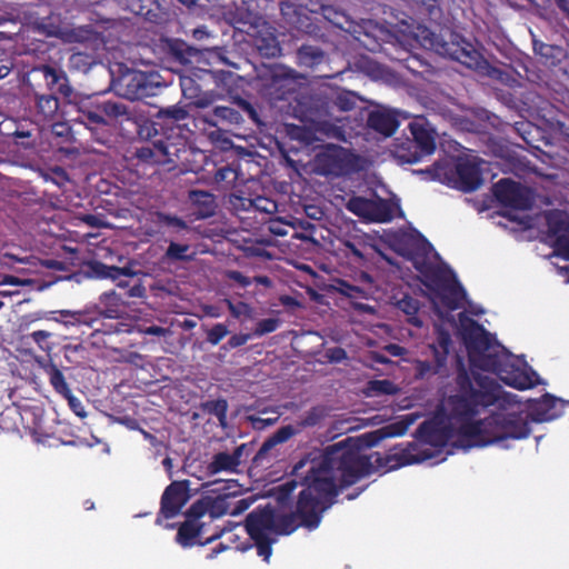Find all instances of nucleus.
<instances>
[{
    "label": "nucleus",
    "mask_w": 569,
    "mask_h": 569,
    "mask_svg": "<svg viewBox=\"0 0 569 569\" xmlns=\"http://www.w3.org/2000/svg\"><path fill=\"white\" fill-rule=\"evenodd\" d=\"M306 465L307 461L301 459L293 467L292 473L300 477L302 489L292 511L278 515L267 506L256 508L246 517L247 533L253 540L257 553L267 562L276 542L271 533L288 536L301 527L316 530L339 493L372 470L370 458L360 452L352 438L328 446L319 458L309 462L308 470L302 475L300 470Z\"/></svg>",
    "instance_id": "nucleus-1"
},
{
    "label": "nucleus",
    "mask_w": 569,
    "mask_h": 569,
    "mask_svg": "<svg viewBox=\"0 0 569 569\" xmlns=\"http://www.w3.org/2000/svg\"><path fill=\"white\" fill-rule=\"evenodd\" d=\"M456 392L447 399V418L458 425L456 446L486 447L506 439L527 438L531 428L528 415L493 413L482 420L473 419L486 408L497 403L501 386L481 373H469L460 362L455 379Z\"/></svg>",
    "instance_id": "nucleus-2"
},
{
    "label": "nucleus",
    "mask_w": 569,
    "mask_h": 569,
    "mask_svg": "<svg viewBox=\"0 0 569 569\" xmlns=\"http://www.w3.org/2000/svg\"><path fill=\"white\" fill-rule=\"evenodd\" d=\"M472 365L483 371L497 375L506 385L518 390L535 387L532 376L523 372L516 363L511 352L496 341L480 357L472 358Z\"/></svg>",
    "instance_id": "nucleus-3"
},
{
    "label": "nucleus",
    "mask_w": 569,
    "mask_h": 569,
    "mask_svg": "<svg viewBox=\"0 0 569 569\" xmlns=\"http://www.w3.org/2000/svg\"><path fill=\"white\" fill-rule=\"evenodd\" d=\"M416 268L423 276L425 286L435 293L445 308L455 311L462 307L467 292L451 269L429 263Z\"/></svg>",
    "instance_id": "nucleus-4"
},
{
    "label": "nucleus",
    "mask_w": 569,
    "mask_h": 569,
    "mask_svg": "<svg viewBox=\"0 0 569 569\" xmlns=\"http://www.w3.org/2000/svg\"><path fill=\"white\" fill-rule=\"evenodd\" d=\"M432 180L463 192H472L482 184L480 163L470 159H459L455 166L448 161L435 162L426 169Z\"/></svg>",
    "instance_id": "nucleus-5"
},
{
    "label": "nucleus",
    "mask_w": 569,
    "mask_h": 569,
    "mask_svg": "<svg viewBox=\"0 0 569 569\" xmlns=\"http://www.w3.org/2000/svg\"><path fill=\"white\" fill-rule=\"evenodd\" d=\"M80 113L79 120L89 124H108L109 120L131 119L129 108L117 101L102 100L99 96H77L69 101Z\"/></svg>",
    "instance_id": "nucleus-6"
},
{
    "label": "nucleus",
    "mask_w": 569,
    "mask_h": 569,
    "mask_svg": "<svg viewBox=\"0 0 569 569\" xmlns=\"http://www.w3.org/2000/svg\"><path fill=\"white\" fill-rule=\"evenodd\" d=\"M426 40L436 53L458 61L467 68L479 69L485 61L475 46L460 33L450 31L446 38L442 34L430 32Z\"/></svg>",
    "instance_id": "nucleus-7"
},
{
    "label": "nucleus",
    "mask_w": 569,
    "mask_h": 569,
    "mask_svg": "<svg viewBox=\"0 0 569 569\" xmlns=\"http://www.w3.org/2000/svg\"><path fill=\"white\" fill-rule=\"evenodd\" d=\"M148 141L136 149L134 156L146 164H166L174 163L179 159L180 152L184 150L186 143L180 134L166 136L161 133L156 136L151 133Z\"/></svg>",
    "instance_id": "nucleus-8"
},
{
    "label": "nucleus",
    "mask_w": 569,
    "mask_h": 569,
    "mask_svg": "<svg viewBox=\"0 0 569 569\" xmlns=\"http://www.w3.org/2000/svg\"><path fill=\"white\" fill-rule=\"evenodd\" d=\"M233 103L236 108L222 104H212L208 108H201L202 111L198 118L210 127L219 129L241 124L243 122V114L253 123H261L257 109L249 101L238 97L233 100Z\"/></svg>",
    "instance_id": "nucleus-9"
},
{
    "label": "nucleus",
    "mask_w": 569,
    "mask_h": 569,
    "mask_svg": "<svg viewBox=\"0 0 569 569\" xmlns=\"http://www.w3.org/2000/svg\"><path fill=\"white\" fill-rule=\"evenodd\" d=\"M259 92L271 104L288 100L296 92L297 82L290 70L274 64L259 74Z\"/></svg>",
    "instance_id": "nucleus-10"
},
{
    "label": "nucleus",
    "mask_w": 569,
    "mask_h": 569,
    "mask_svg": "<svg viewBox=\"0 0 569 569\" xmlns=\"http://www.w3.org/2000/svg\"><path fill=\"white\" fill-rule=\"evenodd\" d=\"M159 74L134 69L121 72L117 80V93L130 101L142 100L157 94L160 87Z\"/></svg>",
    "instance_id": "nucleus-11"
},
{
    "label": "nucleus",
    "mask_w": 569,
    "mask_h": 569,
    "mask_svg": "<svg viewBox=\"0 0 569 569\" xmlns=\"http://www.w3.org/2000/svg\"><path fill=\"white\" fill-rule=\"evenodd\" d=\"M348 211L366 221L371 222H390L396 211H401L398 203H393L386 199H367L360 196H352L346 203Z\"/></svg>",
    "instance_id": "nucleus-12"
},
{
    "label": "nucleus",
    "mask_w": 569,
    "mask_h": 569,
    "mask_svg": "<svg viewBox=\"0 0 569 569\" xmlns=\"http://www.w3.org/2000/svg\"><path fill=\"white\" fill-rule=\"evenodd\" d=\"M353 160V154L347 149L329 146L315 157L313 170L325 177H342L352 171Z\"/></svg>",
    "instance_id": "nucleus-13"
},
{
    "label": "nucleus",
    "mask_w": 569,
    "mask_h": 569,
    "mask_svg": "<svg viewBox=\"0 0 569 569\" xmlns=\"http://www.w3.org/2000/svg\"><path fill=\"white\" fill-rule=\"evenodd\" d=\"M459 320L461 339L472 363V358L480 357L483 352L488 351L497 339L478 321L467 317L465 312L459 315Z\"/></svg>",
    "instance_id": "nucleus-14"
},
{
    "label": "nucleus",
    "mask_w": 569,
    "mask_h": 569,
    "mask_svg": "<svg viewBox=\"0 0 569 569\" xmlns=\"http://www.w3.org/2000/svg\"><path fill=\"white\" fill-rule=\"evenodd\" d=\"M493 196L503 207L516 210H529L533 204L530 188L509 178H502L492 187Z\"/></svg>",
    "instance_id": "nucleus-15"
},
{
    "label": "nucleus",
    "mask_w": 569,
    "mask_h": 569,
    "mask_svg": "<svg viewBox=\"0 0 569 569\" xmlns=\"http://www.w3.org/2000/svg\"><path fill=\"white\" fill-rule=\"evenodd\" d=\"M189 499V481H172L163 491L160 501V511L156 523L161 525L162 519L178 516Z\"/></svg>",
    "instance_id": "nucleus-16"
},
{
    "label": "nucleus",
    "mask_w": 569,
    "mask_h": 569,
    "mask_svg": "<svg viewBox=\"0 0 569 569\" xmlns=\"http://www.w3.org/2000/svg\"><path fill=\"white\" fill-rule=\"evenodd\" d=\"M223 532L224 529L216 528L210 536H206V522H194L192 519H186L178 528L176 540L183 548L192 547L196 543L204 546L220 538Z\"/></svg>",
    "instance_id": "nucleus-17"
},
{
    "label": "nucleus",
    "mask_w": 569,
    "mask_h": 569,
    "mask_svg": "<svg viewBox=\"0 0 569 569\" xmlns=\"http://www.w3.org/2000/svg\"><path fill=\"white\" fill-rule=\"evenodd\" d=\"M548 237L551 239L553 254L565 260L567 253L560 249V240L569 239V217L560 210H552L546 214Z\"/></svg>",
    "instance_id": "nucleus-18"
},
{
    "label": "nucleus",
    "mask_w": 569,
    "mask_h": 569,
    "mask_svg": "<svg viewBox=\"0 0 569 569\" xmlns=\"http://www.w3.org/2000/svg\"><path fill=\"white\" fill-rule=\"evenodd\" d=\"M408 130L420 152L425 153L426 157L435 152L437 132L426 117H415L409 122Z\"/></svg>",
    "instance_id": "nucleus-19"
},
{
    "label": "nucleus",
    "mask_w": 569,
    "mask_h": 569,
    "mask_svg": "<svg viewBox=\"0 0 569 569\" xmlns=\"http://www.w3.org/2000/svg\"><path fill=\"white\" fill-rule=\"evenodd\" d=\"M188 116L189 113L184 107L176 104L161 108L156 113L154 121H152L150 124L140 127L138 131L139 136L142 138H150L152 131L156 132V136H158L159 132L157 127H160L161 129L169 127L171 130H173V126L179 121L186 120Z\"/></svg>",
    "instance_id": "nucleus-20"
},
{
    "label": "nucleus",
    "mask_w": 569,
    "mask_h": 569,
    "mask_svg": "<svg viewBox=\"0 0 569 569\" xmlns=\"http://www.w3.org/2000/svg\"><path fill=\"white\" fill-rule=\"evenodd\" d=\"M33 71L42 74L46 86L51 93L61 94L68 102L71 101L74 96L73 88L69 82L67 73L62 69L50 64H40L36 67Z\"/></svg>",
    "instance_id": "nucleus-21"
},
{
    "label": "nucleus",
    "mask_w": 569,
    "mask_h": 569,
    "mask_svg": "<svg viewBox=\"0 0 569 569\" xmlns=\"http://www.w3.org/2000/svg\"><path fill=\"white\" fill-rule=\"evenodd\" d=\"M323 101H316V110L310 109L305 116L303 120L309 121L315 124L316 130L322 132L328 138H333L337 140L345 141V129L341 126H338L328 119L329 112L325 107Z\"/></svg>",
    "instance_id": "nucleus-22"
},
{
    "label": "nucleus",
    "mask_w": 569,
    "mask_h": 569,
    "mask_svg": "<svg viewBox=\"0 0 569 569\" xmlns=\"http://www.w3.org/2000/svg\"><path fill=\"white\" fill-rule=\"evenodd\" d=\"M128 9L136 16H141L153 24H164L170 19V12L159 0H128Z\"/></svg>",
    "instance_id": "nucleus-23"
},
{
    "label": "nucleus",
    "mask_w": 569,
    "mask_h": 569,
    "mask_svg": "<svg viewBox=\"0 0 569 569\" xmlns=\"http://www.w3.org/2000/svg\"><path fill=\"white\" fill-rule=\"evenodd\" d=\"M565 402L552 395L546 393L540 400L529 407L528 416L533 422H545L557 419L562 415Z\"/></svg>",
    "instance_id": "nucleus-24"
},
{
    "label": "nucleus",
    "mask_w": 569,
    "mask_h": 569,
    "mask_svg": "<svg viewBox=\"0 0 569 569\" xmlns=\"http://www.w3.org/2000/svg\"><path fill=\"white\" fill-rule=\"evenodd\" d=\"M416 438L426 445L445 446L453 438L452 426H442L440 422L427 420L416 430Z\"/></svg>",
    "instance_id": "nucleus-25"
},
{
    "label": "nucleus",
    "mask_w": 569,
    "mask_h": 569,
    "mask_svg": "<svg viewBox=\"0 0 569 569\" xmlns=\"http://www.w3.org/2000/svg\"><path fill=\"white\" fill-rule=\"evenodd\" d=\"M128 306L121 292L110 290L99 296L96 309L100 317L117 320L127 313Z\"/></svg>",
    "instance_id": "nucleus-26"
},
{
    "label": "nucleus",
    "mask_w": 569,
    "mask_h": 569,
    "mask_svg": "<svg viewBox=\"0 0 569 569\" xmlns=\"http://www.w3.org/2000/svg\"><path fill=\"white\" fill-rule=\"evenodd\" d=\"M367 124L376 132L390 137L397 131L400 122L395 111L378 109L369 112Z\"/></svg>",
    "instance_id": "nucleus-27"
},
{
    "label": "nucleus",
    "mask_w": 569,
    "mask_h": 569,
    "mask_svg": "<svg viewBox=\"0 0 569 569\" xmlns=\"http://www.w3.org/2000/svg\"><path fill=\"white\" fill-rule=\"evenodd\" d=\"M188 201L197 219H207L216 214L217 200L209 191L192 189L188 192Z\"/></svg>",
    "instance_id": "nucleus-28"
},
{
    "label": "nucleus",
    "mask_w": 569,
    "mask_h": 569,
    "mask_svg": "<svg viewBox=\"0 0 569 569\" xmlns=\"http://www.w3.org/2000/svg\"><path fill=\"white\" fill-rule=\"evenodd\" d=\"M244 449L246 445L242 443L238 446L232 453L218 452L213 455L212 460L208 465L209 473L216 475L221 471L237 472Z\"/></svg>",
    "instance_id": "nucleus-29"
},
{
    "label": "nucleus",
    "mask_w": 569,
    "mask_h": 569,
    "mask_svg": "<svg viewBox=\"0 0 569 569\" xmlns=\"http://www.w3.org/2000/svg\"><path fill=\"white\" fill-rule=\"evenodd\" d=\"M180 86L184 98L191 100V103L197 108H208L214 104L218 99L217 93L212 91H202L200 86L189 77L181 78Z\"/></svg>",
    "instance_id": "nucleus-30"
},
{
    "label": "nucleus",
    "mask_w": 569,
    "mask_h": 569,
    "mask_svg": "<svg viewBox=\"0 0 569 569\" xmlns=\"http://www.w3.org/2000/svg\"><path fill=\"white\" fill-rule=\"evenodd\" d=\"M435 340L429 343L428 347L431 351L433 360H436L438 366L446 368L447 359L452 347V339L449 331L446 330L441 325L435 326Z\"/></svg>",
    "instance_id": "nucleus-31"
},
{
    "label": "nucleus",
    "mask_w": 569,
    "mask_h": 569,
    "mask_svg": "<svg viewBox=\"0 0 569 569\" xmlns=\"http://www.w3.org/2000/svg\"><path fill=\"white\" fill-rule=\"evenodd\" d=\"M533 52L548 67H557L567 58V50L557 44L533 40Z\"/></svg>",
    "instance_id": "nucleus-32"
},
{
    "label": "nucleus",
    "mask_w": 569,
    "mask_h": 569,
    "mask_svg": "<svg viewBox=\"0 0 569 569\" xmlns=\"http://www.w3.org/2000/svg\"><path fill=\"white\" fill-rule=\"evenodd\" d=\"M153 223L172 236H183L190 231V227L182 218L163 211H156Z\"/></svg>",
    "instance_id": "nucleus-33"
},
{
    "label": "nucleus",
    "mask_w": 569,
    "mask_h": 569,
    "mask_svg": "<svg viewBox=\"0 0 569 569\" xmlns=\"http://www.w3.org/2000/svg\"><path fill=\"white\" fill-rule=\"evenodd\" d=\"M393 154L401 163H417L426 157L410 137L397 138Z\"/></svg>",
    "instance_id": "nucleus-34"
},
{
    "label": "nucleus",
    "mask_w": 569,
    "mask_h": 569,
    "mask_svg": "<svg viewBox=\"0 0 569 569\" xmlns=\"http://www.w3.org/2000/svg\"><path fill=\"white\" fill-rule=\"evenodd\" d=\"M56 315H59L62 319H72V320H63L64 323H86L89 326H92L93 322H97V319L89 318L87 313L81 311H70V310H56V311H39L30 317L32 318L31 321L37 320H54L59 321V319L56 317Z\"/></svg>",
    "instance_id": "nucleus-35"
},
{
    "label": "nucleus",
    "mask_w": 569,
    "mask_h": 569,
    "mask_svg": "<svg viewBox=\"0 0 569 569\" xmlns=\"http://www.w3.org/2000/svg\"><path fill=\"white\" fill-rule=\"evenodd\" d=\"M162 50L173 60L180 63H188L196 50L180 39L166 38L161 40Z\"/></svg>",
    "instance_id": "nucleus-36"
},
{
    "label": "nucleus",
    "mask_w": 569,
    "mask_h": 569,
    "mask_svg": "<svg viewBox=\"0 0 569 569\" xmlns=\"http://www.w3.org/2000/svg\"><path fill=\"white\" fill-rule=\"evenodd\" d=\"M417 443L411 442L408 443L406 448L400 449L399 451H396L388 456L387 462L391 463L390 467H402L407 465H412L416 462L423 461L428 458H430V455H422L418 456L415 452L417 451Z\"/></svg>",
    "instance_id": "nucleus-37"
},
{
    "label": "nucleus",
    "mask_w": 569,
    "mask_h": 569,
    "mask_svg": "<svg viewBox=\"0 0 569 569\" xmlns=\"http://www.w3.org/2000/svg\"><path fill=\"white\" fill-rule=\"evenodd\" d=\"M44 372L48 376L49 383L51 385L56 393L61 396L67 401H72V390L69 383L67 382L63 372L54 363L47 365L44 367Z\"/></svg>",
    "instance_id": "nucleus-38"
},
{
    "label": "nucleus",
    "mask_w": 569,
    "mask_h": 569,
    "mask_svg": "<svg viewBox=\"0 0 569 569\" xmlns=\"http://www.w3.org/2000/svg\"><path fill=\"white\" fill-rule=\"evenodd\" d=\"M325 57V51L318 46L302 44L297 50V62L300 67L305 68H315L321 64Z\"/></svg>",
    "instance_id": "nucleus-39"
},
{
    "label": "nucleus",
    "mask_w": 569,
    "mask_h": 569,
    "mask_svg": "<svg viewBox=\"0 0 569 569\" xmlns=\"http://www.w3.org/2000/svg\"><path fill=\"white\" fill-rule=\"evenodd\" d=\"M92 272L101 279H112L118 280L120 277H133L136 274L134 271L131 270L130 267H116V266H107L100 261H94L90 264Z\"/></svg>",
    "instance_id": "nucleus-40"
},
{
    "label": "nucleus",
    "mask_w": 569,
    "mask_h": 569,
    "mask_svg": "<svg viewBox=\"0 0 569 569\" xmlns=\"http://www.w3.org/2000/svg\"><path fill=\"white\" fill-rule=\"evenodd\" d=\"M260 56L266 58H276L281 54V47L277 37L269 32L266 36H257L253 40Z\"/></svg>",
    "instance_id": "nucleus-41"
},
{
    "label": "nucleus",
    "mask_w": 569,
    "mask_h": 569,
    "mask_svg": "<svg viewBox=\"0 0 569 569\" xmlns=\"http://www.w3.org/2000/svg\"><path fill=\"white\" fill-rule=\"evenodd\" d=\"M397 307L399 310L405 312L408 316V322L416 328H421L423 326V321L418 316L420 310V301L409 295H405L397 302Z\"/></svg>",
    "instance_id": "nucleus-42"
},
{
    "label": "nucleus",
    "mask_w": 569,
    "mask_h": 569,
    "mask_svg": "<svg viewBox=\"0 0 569 569\" xmlns=\"http://www.w3.org/2000/svg\"><path fill=\"white\" fill-rule=\"evenodd\" d=\"M36 108L43 120H52L59 110L58 98L53 93L36 94Z\"/></svg>",
    "instance_id": "nucleus-43"
},
{
    "label": "nucleus",
    "mask_w": 569,
    "mask_h": 569,
    "mask_svg": "<svg viewBox=\"0 0 569 569\" xmlns=\"http://www.w3.org/2000/svg\"><path fill=\"white\" fill-rule=\"evenodd\" d=\"M199 408L203 413L217 417L220 426L227 425L228 401L224 398L207 400Z\"/></svg>",
    "instance_id": "nucleus-44"
},
{
    "label": "nucleus",
    "mask_w": 569,
    "mask_h": 569,
    "mask_svg": "<svg viewBox=\"0 0 569 569\" xmlns=\"http://www.w3.org/2000/svg\"><path fill=\"white\" fill-rule=\"evenodd\" d=\"M295 435L296 429L290 425L279 428L268 440L263 442V445L258 451V456L266 453L274 445L288 441Z\"/></svg>",
    "instance_id": "nucleus-45"
},
{
    "label": "nucleus",
    "mask_w": 569,
    "mask_h": 569,
    "mask_svg": "<svg viewBox=\"0 0 569 569\" xmlns=\"http://www.w3.org/2000/svg\"><path fill=\"white\" fill-rule=\"evenodd\" d=\"M228 204L229 209L240 219H244L246 217H243L242 213L252 212V208L254 207L252 198L236 193L229 196Z\"/></svg>",
    "instance_id": "nucleus-46"
},
{
    "label": "nucleus",
    "mask_w": 569,
    "mask_h": 569,
    "mask_svg": "<svg viewBox=\"0 0 569 569\" xmlns=\"http://www.w3.org/2000/svg\"><path fill=\"white\" fill-rule=\"evenodd\" d=\"M229 496H218L216 498L207 497L208 499V509H209V519L213 521L217 518L222 517L230 511V502Z\"/></svg>",
    "instance_id": "nucleus-47"
},
{
    "label": "nucleus",
    "mask_w": 569,
    "mask_h": 569,
    "mask_svg": "<svg viewBox=\"0 0 569 569\" xmlns=\"http://www.w3.org/2000/svg\"><path fill=\"white\" fill-rule=\"evenodd\" d=\"M360 97L349 90L337 92L332 99V104L340 111H351L357 108Z\"/></svg>",
    "instance_id": "nucleus-48"
},
{
    "label": "nucleus",
    "mask_w": 569,
    "mask_h": 569,
    "mask_svg": "<svg viewBox=\"0 0 569 569\" xmlns=\"http://www.w3.org/2000/svg\"><path fill=\"white\" fill-rule=\"evenodd\" d=\"M296 230L295 238L316 242L317 226L306 219H296L292 224Z\"/></svg>",
    "instance_id": "nucleus-49"
},
{
    "label": "nucleus",
    "mask_w": 569,
    "mask_h": 569,
    "mask_svg": "<svg viewBox=\"0 0 569 569\" xmlns=\"http://www.w3.org/2000/svg\"><path fill=\"white\" fill-rule=\"evenodd\" d=\"M118 288L122 290L121 292L123 299L132 298V299H143L146 298L147 289L142 284L140 280L131 282L128 280H120L117 283Z\"/></svg>",
    "instance_id": "nucleus-50"
},
{
    "label": "nucleus",
    "mask_w": 569,
    "mask_h": 569,
    "mask_svg": "<svg viewBox=\"0 0 569 569\" xmlns=\"http://www.w3.org/2000/svg\"><path fill=\"white\" fill-rule=\"evenodd\" d=\"M69 63L72 69L87 73L96 64V59L90 53L79 51L71 54Z\"/></svg>",
    "instance_id": "nucleus-51"
},
{
    "label": "nucleus",
    "mask_w": 569,
    "mask_h": 569,
    "mask_svg": "<svg viewBox=\"0 0 569 569\" xmlns=\"http://www.w3.org/2000/svg\"><path fill=\"white\" fill-rule=\"evenodd\" d=\"M368 393L373 396L379 395H396L398 392V387L390 380H370L367 387Z\"/></svg>",
    "instance_id": "nucleus-52"
},
{
    "label": "nucleus",
    "mask_w": 569,
    "mask_h": 569,
    "mask_svg": "<svg viewBox=\"0 0 569 569\" xmlns=\"http://www.w3.org/2000/svg\"><path fill=\"white\" fill-rule=\"evenodd\" d=\"M190 246L170 241L164 252V258L169 261H186L190 258L188 254Z\"/></svg>",
    "instance_id": "nucleus-53"
},
{
    "label": "nucleus",
    "mask_w": 569,
    "mask_h": 569,
    "mask_svg": "<svg viewBox=\"0 0 569 569\" xmlns=\"http://www.w3.org/2000/svg\"><path fill=\"white\" fill-rule=\"evenodd\" d=\"M206 515L209 516L207 497L194 501L187 510L186 518L192 519L194 522H200V519Z\"/></svg>",
    "instance_id": "nucleus-54"
},
{
    "label": "nucleus",
    "mask_w": 569,
    "mask_h": 569,
    "mask_svg": "<svg viewBox=\"0 0 569 569\" xmlns=\"http://www.w3.org/2000/svg\"><path fill=\"white\" fill-rule=\"evenodd\" d=\"M442 369H445V367L438 366L436 360H433V362L428 360H418L416 362V377L423 379L426 377L440 373Z\"/></svg>",
    "instance_id": "nucleus-55"
},
{
    "label": "nucleus",
    "mask_w": 569,
    "mask_h": 569,
    "mask_svg": "<svg viewBox=\"0 0 569 569\" xmlns=\"http://www.w3.org/2000/svg\"><path fill=\"white\" fill-rule=\"evenodd\" d=\"M228 333L229 329L227 325L221 322L214 323L206 331V341L211 346H217L228 336Z\"/></svg>",
    "instance_id": "nucleus-56"
},
{
    "label": "nucleus",
    "mask_w": 569,
    "mask_h": 569,
    "mask_svg": "<svg viewBox=\"0 0 569 569\" xmlns=\"http://www.w3.org/2000/svg\"><path fill=\"white\" fill-rule=\"evenodd\" d=\"M280 326V320L278 318H266L259 320L256 323V327L252 332V337H262L267 333H271L276 331Z\"/></svg>",
    "instance_id": "nucleus-57"
},
{
    "label": "nucleus",
    "mask_w": 569,
    "mask_h": 569,
    "mask_svg": "<svg viewBox=\"0 0 569 569\" xmlns=\"http://www.w3.org/2000/svg\"><path fill=\"white\" fill-rule=\"evenodd\" d=\"M238 179V171L230 166L219 168L214 173V181L217 183H226L227 186L233 184Z\"/></svg>",
    "instance_id": "nucleus-58"
},
{
    "label": "nucleus",
    "mask_w": 569,
    "mask_h": 569,
    "mask_svg": "<svg viewBox=\"0 0 569 569\" xmlns=\"http://www.w3.org/2000/svg\"><path fill=\"white\" fill-rule=\"evenodd\" d=\"M174 283L172 281H156L150 284L149 289L153 297L156 298H164L166 296H171L174 292Z\"/></svg>",
    "instance_id": "nucleus-59"
},
{
    "label": "nucleus",
    "mask_w": 569,
    "mask_h": 569,
    "mask_svg": "<svg viewBox=\"0 0 569 569\" xmlns=\"http://www.w3.org/2000/svg\"><path fill=\"white\" fill-rule=\"evenodd\" d=\"M253 202L254 207L252 208V213L259 212L264 214H271L277 209L276 202L266 197H256L253 198Z\"/></svg>",
    "instance_id": "nucleus-60"
},
{
    "label": "nucleus",
    "mask_w": 569,
    "mask_h": 569,
    "mask_svg": "<svg viewBox=\"0 0 569 569\" xmlns=\"http://www.w3.org/2000/svg\"><path fill=\"white\" fill-rule=\"evenodd\" d=\"M491 77L511 88H515L519 84L518 79L509 70L493 68L491 71Z\"/></svg>",
    "instance_id": "nucleus-61"
},
{
    "label": "nucleus",
    "mask_w": 569,
    "mask_h": 569,
    "mask_svg": "<svg viewBox=\"0 0 569 569\" xmlns=\"http://www.w3.org/2000/svg\"><path fill=\"white\" fill-rule=\"evenodd\" d=\"M323 418V409L320 407H312L309 411L303 416L300 425L302 427H313L320 422Z\"/></svg>",
    "instance_id": "nucleus-62"
},
{
    "label": "nucleus",
    "mask_w": 569,
    "mask_h": 569,
    "mask_svg": "<svg viewBox=\"0 0 569 569\" xmlns=\"http://www.w3.org/2000/svg\"><path fill=\"white\" fill-rule=\"evenodd\" d=\"M252 338V333H236L221 347L222 350L229 351L238 347L244 346Z\"/></svg>",
    "instance_id": "nucleus-63"
},
{
    "label": "nucleus",
    "mask_w": 569,
    "mask_h": 569,
    "mask_svg": "<svg viewBox=\"0 0 569 569\" xmlns=\"http://www.w3.org/2000/svg\"><path fill=\"white\" fill-rule=\"evenodd\" d=\"M52 336L51 332L47 331V330H37V331H33L31 332L28 337L34 342L38 345V347L42 350V351H49L51 349L50 345H49V338Z\"/></svg>",
    "instance_id": "nucleus-64"
}]
</instances>
